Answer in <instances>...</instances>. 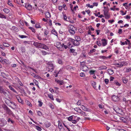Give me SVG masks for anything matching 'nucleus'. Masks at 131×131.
Listing matches in <instances>:
<instances>
[{
	"label": "nucleus",
	"instance_id": "nucleus-38",
	"mask_svg": "<svg viewBox=\"0 0 131 131\" xmlns=\"http://www.w3.org/2000/svg\"><path fill=\"white\" fill-rule=\"evenodd\" d=\"M52 33L56 36H57V33L54 30H53L52 31Z\"/></svg>",
	"mask_w": 131,
	"mask_h": 131
},
{
	"label": "nucleus",
	"instance_id": "nucleus-16",
	"mask_svg": "<svg viewBox=\"0 0 131 131\" xmlns=\"http://www.w3.org/2000/svg\"><path fill=\"white\" fill-rule=\"evenodd\" d=\"M41 47L42 48H41L47 50H48L49 49V48L48 47L44 44H42Z\"/></svg>",
	"mask_w": 131,
	"mask_h": 131
},
{
	"label": "nucleus",
	"instance_id": "nucleus-61",
	"mask_svg": "<svg viewBox=\"0 0 131 131\" xmlns=\"http://www.w3.org/2000/svg\"><path fill=\"white\" fill-rule=\"evenodd\" d=\"M131 70V69L129 68H127L126 69V72H128L130 71Z\"/></svg>",
	"mask_w": 131,
	"mask_h": 131
},
{
	"label": "nucleus",
	"instance_id": "nucleus-21",
	"mask_svg": "<svg viewBox=\"0 0 131 131\" xmlns=\"http://www.w3.org/2000/svg\"><path fill=\"white\" fill-rule=\"evenodd\" d=\"M95 51L96 49H93L92 50H90V51L88 53L89 55H92L93 52H95Z\"/></svg>",
	"mask_w": 131,
	"mask_h": 131
},
{
	"label": "nucleus",
	"instance_id": "nucleus-43",
	"mask_svg": "<svg viewBox=\"0 0 131 131\" xmlns=\"http://www.w3.org/2000/svg\"><path fill=\"white\" fill-rule=\"evenodd\" d=\"M75 40H77L78 41H80L81 40V38L80 37L78 36H77L75 38Z\"/></svg>",
	"mask_w": 131,
	"mask_h": 131
},
{
	"label": "nucleus",
	"instance_id": "nucleus-22",
	"mask_svg": "<svg viewBox=\"0 0 131 131\" xmlns=\"http://www.w3.org/2000/svg\"><path fill=\"white\" fill-rule=\"evenodd\" d=\"M17 99L18 100V102L22 104L23 103V101L22 100L19 96L16 97Z\"/></svg>",
	"mask_w": 131,
	"mask_h": 131
},
{
	"label": "nucleus",
	"instance_id": "nucleus-3",
	"mask_svg": "<svg viewBox=\"0 0 131 131\" xmlns=\"http://www.w3.org/2000/svg\"><path fill=\"white\" fill-rule=\"evenodd\" d=\"M54 46L56 47L60 51H63L64 50V48L63 47L62 44L60 42H57L54 45Z\"/></svg>",
	"mask_w": 131,
	"mask_h": 131
},
{
	"label": "nucleus",
	"instance_id": "nucleus-18",
	"mask_svg": "<svg viewBox=\"0 0 131 131\" xmlns=\"http://www.w3.org/2000/svg\"><path fill=\"white\" fill-rule=\"evenodd\" d=\"M122 80L123 81V83L125 84L127 83L128 81V79L124 77H123Z\"/></svg>",
	"mask_w": 131,
	"mask_h": 131
},
{
	"label": "nucleus",
	"instance_id": "nucleus-14",
	"mask_svg": "<svg viewBox=\"0 0 131 131\" xmlns=\"http://www.w3.org/2000/svg\"><path fill=\"white\" fill-rule=\"evenodd\" d=\"M25 7L28 10H31L32 9L31 5L29 4H26L25 5Z\"/></svg>",
	"mask_w": 131,
	"mask_h": 131
},
{
	"label": "nucleus",
	"instance_id": "nucleus-35",
	"mask_svg": "<svg viewBox=\"0 0 131 131\" xmlns=\"http://www.w3.org/2000/svg\"><path fill=\"white\" fill-rule=\"evenodd\" d=\"M20 50L22 52H24L25 51V49L24 47H21L20 48Z\"/></svg>",
	"mask_w": 131,
	"mask_h": 131
},
{
	"label": "nucleus",
	"instance_id": "nucleus-26",
	"mask_svg": "<svg viewBox=\"0 0 131 131\" xmlns=\"http://www.w3.org/2000/svg\"><path fill=\"white\" fill-rule=\"evenodd\" d=\"M12 29L14 30L15 32H17L18 30L17 28L15 26L12 27Z\"/></svg>",
	"mask_w": 131,
	"mask_h": 131
},
{
	"label": "nucleus",
	"instance_id": "nucleus-27",
	"mask_svg": "<svg viewBox=\"0 0 131 131\" xmlns=\"http://www.w3.org/2000/svg\"><path fill=\"white\" fill-rule=\"evenodd\" d=\"M3 10L4 12L6 14H7L9 12V10L7 8L4 9Z\"/></svg>",
	"mask_w": 131,
	"mask_h": 131
},
{
	"label": "nucleus",
	"instance_id": "nucleus-64",
	"mask_svg": "<svg viewBox=\"0 0 131 131\" xmlns=\"http://www.w3.org/2000/svg\"><path fill=\"white\" fill-rule=\"evenodd\" d=\"M4 47H4L2 45H0V48L3 50H4L5 49V48Z\"/></svg>",
	"mask_w": 131,
	"mask_h": 131
},
{
	"label": "nucleus",
	"instance_id": "nucleus-45",
	"mask_svg": "<svg viewBox=\"0 0 131 131\" xmlns=\"http://www.w3.org/2000/svg\"><path fill=\"white\" fill-rule=\"evenodd\" d=\"M69 40L73 44L74 41L75 40L71 38H69Z\"/></svg>",
	"mask_w": 131,
	"mask_h": 131
},
{
	"label": "nucleus",
	"instance_id": "nucleus-58",
	"mask_svg": "<svg viewBox=\"0 0 131 131\" xmlns=\"http://www.w3.org/2000/svg\"><path fill=\"white\" fill-rule=\"evenodd\" d=\"M125 44L126 45H128V46H130L131 44L130 42H128L126 41H125Z\"/></svg>",
	"mask_w": 131,
	"mask_h": 131
},
{
	"label": "nucleus",
	"instance_id": "nucleus-54",
	"mask_svg": "<svg viewBox=\"0 0 131 131\" xmlns=\"http://www.w3.org/2000/svg\"><path fill=\"white\" fill-rule=\"evenodd\" d=\"M80 75L81 77H85V75L83 73L81 72L80 74Z\"/></svg>",
	"mask_w": 131,
	"mask_h": 131
},
{
	"label": "nucleus",
	"instance_id": "nucleus-52",
	"mask_svg": "<svg viewBox=\"0 0 131 131\" xmlns=\"http://www.w3.org/2000/svg\"><path fill=\"white\" fill-rule=\"evenodd\" d=\"M19 37L21 38H27V37L25 35H19Z\"/></svg>",
	"mask_w": 131,
	"mask_h": 131
},
{
	"label": "nucleus",
	"instance_id": "nucleus-19",
	"mask_svg": "<svg viewBox=\"0 0 131 131\" xmlns=\"http://www.w3.org/2000/svg\"><path fill=\"white\" fill-rule=\"evenodd\" d=\"M102 41H103L102 42V44L103 45V46H105L107 45V43L106 42V41L105 39H102Z\"/></svg>",
	"mask_w": 131,
	"mask_h": 131
},
{
	"label": "nucleus",
	"instance_id": "nucleus-30",
	"mask_svg": "<svg viewBox=\"0 0 131 131\" xmlns=\"http://www.w3.org/2000/svg\"><path fill=\"white\" fill-rule=\"evenodd\" d=\"M120 119L124 123H125L126 121V120L125 118L122 117H120Z\"/></svg>",
	"mask_w": 131,
	"mask_h": 131
},
{
	"label": "nucleus",
	"instance_id": "nucleus-13",
	"mask_svg": "<svg viewBox=\"0 0 131 131\" xmlns=\"http://www.w3.org/2000/svg\"><path fill=\"white\" fill-rule=\"evenodd\" d=\"M112 100L116 102L118 100V97L117 96L113 95L112 97Z\"/></svg>",
	"mask_w": 131,
	"mask_h": 131
},
{
	"label": "nucleus",
	"instance_id": "nucleus-4",
	"mask_svg": "<svg viewBox=\"0 0 131 131\" xmlns=\"http://www.w3.org/2000/svg\"><path fill=\"white\" fill-rule=\"evenodd\" d=\"M77 30L76 28L72 25L70 26L69 29V31L71 34H74L75 31Z\"/></svg>",
	"mask_w": 131,
	"mask_h": 131
},
{
	"label": "nucleus",
	"instance_id": "nucleus-59",
	"mask_svg": "<svg viewBox=\"0 0 131 131\" xmlns=\"http://www.w3.org/2000/svg\"><path fill=\"white\" fill-rule=\"evenodd\" d=\"M37 113L38 115L39 116H41L42 115V114L41 112L39 111H38L37 112Z\"/></svg>",
	"mask_w": 131,
	"mask_h": 131
},
{
	"label": "nucleus",
	"instance_id": "nucleus-49",
	"mask_svg": "<svg viewBox=\"0 0 131 131\" xmlns=\"http://www.w3.org/2000/svg\"><path fill=\"white\" fill-rule=\"evenodd\" d=\"M38 102L39 103V106L40 107L43 104L42 102H41L40 101H38Z\"/></svg>",
	"mask_w": 131,
	"mask_h": 131
},
{
	"label": "nucleus",
	"instance_id": "nucleus-40",
	"mask_svg": "<svg viewBox=\"0 0 131 131\" xmlns=\"http://www.w3.org/2000/svg\"><path fill=\"white\" fill-rule=\"evenodd\" d=\"M117 109L115 110V109H114V110H115V111L117 113H118L120 114L119 112L118 111V110L119 111H122V110L121 109H120L118 107H117Z\"/></svg>",
	"mask_w": 131,
	"mask_h": 131
},
{
	"label": "nucleus",
	"instance_id": "nucleus-23",
	"mask_svg": "<svg viewBox=\"0 0 131 131\" xmlns=\"http://www.w3.org/2000/svg\"><path fill=\"white\" fill-rule=\"evenodd\" d=\"M106 69L107 67L104 66H101L99 67V70Z\"/></svg>",
	"mask_w": 131,
	"mask_h": 131
},
{
	"label": "nucleus",
	"instance_id": "nucleus-32",
	"mask_svg": "<svg viewBox=\"0 0 131 131\" xmlns=\"http://www.w3.org/2000/svg\"><path fill=\"white\" fill-rule=\"evenodd\" d=\"M48 97L50 99L52 100H54V99L53 98V95L51 94H48Z\"/></svg>",
	"mask_w": 131,
	"mask_h": 131
},
{
	"label": "nucleus",
	"instance_id": "nucleus-11",
	"mask_svg": "<svg viewBox=\"0 0 131 131\" xmlns=\"http://www.w3.org/2000/svg\"><path fill=\"white\" fill-rule=\"evenodd\" d=\"M70 53H73V55L75 56L77 54V53L75 52V50L73 49H71L69 50Z\"/></svg>",
	"mask_w": 131,
	"mask_h": 131
},
{
	"label": "nucleus",
	"instance_id": "nucleus-24",
	"mask_svg": "<svg viewBox=\"0 0 131 131\" xmlns=\"http://www.w3.org/2000/svg\"><path fill=\"white\" fill-rule=\"evenodd\" d=\"M46 16V17L49 18L51 17L50 13L49 12H46L45 13Z\"/></svg>",
	"mask_w": 131,
	"mask_h": 131
},
{
	"label": "nucleus",
	"instance_id": "nucleus-33",
	"mask_svg": "<svg viewBox=\"0 0 131 131\" xmlns=\"http://www.w3.org/2000/svg\"><path fill=\"white\" fill-rule=\"evenodd\" d=\"M108 72L110 75H112L113 73V71L112 70H109L108 71Z\"/></svg>",
	"mask_w": 131,
	"mask_h": 131
},
{
	"label": "nucleus",
	"instance_id": "nucleus-53",
	"mask_svg": "<svg viewBox=\"0 0 131 131\" xmlns=\"http://www.w3.org/2000/svg\"><path fill=\"white\" fill-rule=\"evenodd\" d=\"M62 45L63 46V47H64V48L65 49H67L68 48L67 45H65L63 43L62 44Z\"/></svg>",
	"mask_w": 131,
	"mask_h": 131
},
{
	"label": "nucleus",
	"instance_id": "nucleus-34",
	"mask_svg": "<svg viewBox=\"0 0 131 131\" xmlns=\"http://www.w3.org/2000/svg\"><path fill=\"white\" fill-rule=\"evenodd\" d=\"M35 26L36 28H41V26L39 23L36 24Z\"/></svg>",
	"mask_w": 131,
	"mask_h": 131
},
{
	"label": "nucleus",
	"instance_id": "nucleus-36",
	"mask_svg": "<svg viewBox=\"0 0 131 131\" xmlns=\"http://www.w3.org/2000/svg\"><path fill=\"white\" fill-rule=\"evenodd\" d=\"M49 33V31L46 29L45 30L44 35L45 36H46Z\"/></svg>",
	"mask_w": 131,
	"mask_h": 131
},
{
	"label": "nucleus",
	"instance_id": "nucleus-48",
	"mask_svg": "<svg viewBox=\"0 0 131 131\" xmlns=\"http://www.w3.org/2000/svg\"><path fill=\"white\" fill-rule=\"evenodd\" d=\"M73 119V116H71L69 117L68 118V119L69 121H71Z\"/></svg>",
	"mask_w": 131,
	"mask_h": 131
},
{
	"label": "nucleus",
	"instance_id": "nucleus-29",
	"mask_svg": "<svg viewBox=\"0 0 131 131\" xmlns=\"http://www.w3.org/2000/svg\"><path fill=\"white\" fill-rule=\"evenodd\" d=\"M9 88L12 91H13V92L15 93H16V90L14 89L11 86H9Z\"/></svg>",
	"mask_w": 131,
	"mask_h": 131
},
{
	"label": "nucleus",
	"instance_id": "nucleus-50",
	"mask_svg": "<svg viewBox=\"0 0 131 131\" xmlns=\"http://www.w3.org/2000/svg\"><path fill=\"white\" fill-rule=\"evenodd\" d=\"M9 5L11 6L12 7H13V5L10 2V1H9L7 3Z\"/></svg>",
	"mask_w": 131,
	"mask_h": 131
},
{
	"label": "nucleus",
	"instance_id": "nucleus-51",
	"mask_svg": "<svg viewBox=\"0 0 131 131\" xmlns=\"http://www.w3.org/2000/svg\"><path fill=\"white\" fill-rule=\"evenodd\" d=\"M41 52L42 54L43 55H45L47 54L46 52L44 50H42Z\"/></svg>",
	"mask_w": 131,
	"mask_h": 131
},
{
	"label": "nucleus",
	"instance_id": "nucleus-60",
	"mask_svg": "<svg viewBox=\"0 0 131 131\" xmlns=\"http://www.w3.org/2000/svg\"><path fill=\"white\" fill-rule=\"evenodd\" d=\"M118 33L120 34H122V30L121 29H118Z\"/></svg>",
	"mask_w": 131,
	"mask_h": 131
},
{
	"label": "nucleus",
	"instance_id": "nucleus-39",
	"mask_svg": "<svg viewBox=\"0 0 131 131\" xmlns=\"http://www.w3.org/2000/svg\"><path fill=\"white\" fill-rule=\"evenodd\" d=\"M26 102L27 103V104L29 106H32V105L29 101L28 100H26Z\"/></svg>",
	"mask_w": 131,
	"mask_h": 131
},
{
	"label": "nucleus",
	"instance_id": "nucleus-42",
	"mask_svg": "<svg viewBox=\"0 0 131 131\" xmlns=\"http://www.w3.org/2000/svg\"><path fill=\"white\" fill-rule=\"evenodd\" d=\"M19 63L21 65L25 67H26V65L24 64V62L20 60Z\"/></svg>",
	"mask_w": 131,
	"mask_h": 131
},
{
	"label": "nucleus",
	"instance_id": "nucleus-44",
	"mask_svg": "<svg viewBox=\"0 0 131 131\" xmlns=\"http://www.w3.org/2000/svg\"><path fill=\"white\" fill-rule=\"evenodd\" d=\"M36 127L37 130L39 131H41V128L38 126H36Z\"/></svg>",
	"mask_w": 131,
	"mask_h": 131
},
{
	"label": "nucleus",
	"instance_id": "nucleus-62",
	"mask_svg": "<svg viewBox=\"0 0 131 131\" xmlns=\"http://www.w3.org/2000/svg\"><path fill=\"white\" fill-rule=\"evenodd\" d=\"M109 11V9H107L105 10H103V11L104 12V13H108V11Z\"/></svg>",
	"mask_w": 131,
	"mask_h": 131
},
{
	"label": "nucleus",
	"instance_id": "nucleus-8",
	"mask_svg": "<svg viewBox=\"0 0 131 131\" xmlns=\"http://www.w3.org/2000/svg\"><path fill=\"white\" fill-rule=\"evenodd\" d=\"M42 43L37 42H34V45L37 48H41Z\"/></svg>",
	"mask_w": 131,
	"mask_h": 131
},
{
	"label": "nucleus",
	"instance_id": "nucleus-46",
	"mask_svg": "<svg viewBox=\"0 0 131 131\" xmlns=\"http://www.w3.org/2000/svg\"><path fill=\"white\" fill-rule=\"evenodd\" d=\"M99 58H102L103 59H105L107 58V57L105 56H99Z\"/></svg>",
	"mask_w": 131,
	"mask_h": 131
},
{
	"label": "nucleus",
	"instance_id": "nucleus-55",
	"mask_svg": "<svg viewBox=\"0 0 131 131\" xmlns=\"http://www.w3.org/2000/svg\"><path fill=\"white\" fill-rule=\"evenodd\" d=\"M29 29H30L32 31V32H35V29L33 28H32V27H29Z\"/></svg>",
	"mask_w": 131,
	"mask_h": 131
},
{
	"label": "nucleus",
	"instance_id": "nucleus-15",
	"mask_svg": "<svg viewBox=\"0 0 131 131\" xmlns=\"http://www.w3.org/2000/svg\"><path fill=\"white\" fill-rule=\"evenodd\" d=\"M91 84L93 87V88L95 89H96V82L93 81H91Z\"/></svg>",
	"mask_w": 131,
	"mask_h": 131
},
{
	"label": "nucleus",
	"instance_id": "nucleus-6",
	"mask_svg": "<svg viewBox=\"0 0 131 131\" xmlns=\"http://www.w3.org/2000/svg\"><path fill=\"white\" fill-rule=\"evenodd\" d=\"M2 84L1 82H0V85H1ZM7 91L5 90L4 89L2 86L0 85V93H3L5 95H7Z\"/></svg>",
	"mask_w": 131,
	"mask_h": 131
},
{
	"label": "nucleus",
	"instance_id": "nucleus-20",
	"mask_svg": "<svg viewBox=\"0 0 131 131\" xmlns=\"http://www.w3.org/2000/svg\"><path fill=\"white\" fill-rule=\"evenodd\" d=\"M79 41H78L77 40H75L73 45L75 46H78L80 45V42H79Z\"/></svg>",
	"mask_w": 131,
	"mask_h": 131
},
{
	"label": "nucleus",
	"instance_id": "nucleus-2",
	"mask_svg": "<svg viewBox=\"0 0 131 131\" xmlns=\"http://www.w3.org/2000/svg\"><path fill=\"white\" fill-rule=\"evenodd\" d=\"M5 103L8 105L9 107H10L11 108L13 109H14L10 105V103H11L13 105L15 106H16V104L14 102H12L10 101L9 99L5 98Z\"/></svg>",
	"mask_w": 131,
	"mask_h": 131
},
{
	"label": "nucleus",
	"instance_id": "nucleus-41",
	"mask_svg": "<svg viewBox=\"0 0 131 131\" xmlns=\"http://www.w3.org/2000/svg\"><path fill=\"white\" fill-rule=\"evenodd\" d=\"M3 45L5 47H8L9 46V45L6 43H3Z\"/></svg>",
	"mask_w": 131,
	"mask_h": 131
},
{
	"label": "nucleus",
	"instance_id": "nucleus-9",
	"mask_svg": "<svg viewBox=\"0 0 131 131\" xmlns=\"http://www.w3.org/2000/svg\"><path fill=\"white\" fill-rule=\"evenodd\" d=\"M82 62L81 64V67L82 70L84 71H86L88 69V68L85 64H83Z\"/></svg>",
	"mask_w": 131,
	"mask_h": 131
},
{
	"label": "nucleus",
	"instance_id": "nucleus-10",
	"mask_svg": "<svg viewBox=\"0 0 131 131\" xmlns=\"http://www.w3.org/2000/svg\"><path fill=\"white\" fill-rule=\"evenodd\" d=\"M120 66H117V67H121L124 66H126L127 65L128 63L125 62L123 61L119 62Z\"/></svg>",
	"mask_w": 131,
	"mask_h": 131
},
{
	"label": "nucleus",
	"instance_id": "nucleus-1",
	"mask_svg": "<svg viewBox=\"0 0 131 131\" xmlns=\"http://www.w3.org/2000/svg\"><path fill=\"white\" fill-rule=\"evenodd\" d=\"M3 107L4 110L6 111L7 114L10 115H11L12 116L14 115L12 112L5 105V104L3 105Z\"/></svg>",
	"mask_w": 131,
	"mask_h": 131
},
{
	"label": "nucleus",
	"instance_id": "nucleus-28",
	"mask_svg": "<svg viewBox=\"0 0 131 131\" xmlns=\"http://www.w3.org/2000/svg\"><path fill=\"white\" fill-rule=\"evenodd\" d=\"M114 83L115 85L117 86H120L121 84H120L117 81H114Z\"/></svg>",
	"mask_w": 131,
	"mask_h": 131
},
{
	"label": "nucleus",
	"instance_id": "nucleus-5",
	"mask_svg": "<svg viewBox=\"0 0 131 131\" xmlns=\"http://www.w3.org/2000/svg\"><path fill=\"white\" fill-rule=\"evenodd\" d=\"M48 71L51 72L52 71L54 68L53 64L51 62H49L48 63Z\"/></svg>",
	"mask_w": 131,
	"mask_h": 131
},
{
	"label": "nucleus",
	"instance_id": "nucleus-25",
	"mask_svg": "<svg viewBox=\"0 0 131 131\" xmlns=\"http://www.w3.org/2000/svg\"><path fill=\"white\" fill-rule=\"evenodd\" d=\"M51 124L50 122H48L46 123L45 125L46 127L48 128L50 127L51 126Z\"/></svg>",
	"mask_w": 131,
	"mask_h": 131
},
{
	"label": "nucleus",
	"instance_id": "nucleus-7",
	"mask_svg": "<svg viewBox=\"0 0 131 131\" xmlns=\"http://www.w3.org/2000/svg\"><path fill=\"white\" fill-rule=\"evenodd\" d=\"M7 124V121L3 118L1 119L0 121V127H2Z\"/></svg>",
	"mask_w": 131,
	"mask_h": 131
},
{
	"label": "nucleus",
	"instance_id": "nucleus-17",
	"mask_svg": "<svg viewBox=\"0 0 131 131\" xmlns=\"http://www.w3.org/2000/svg\"><path fill=\"white\" fill-rule=\"evenodd\" d=\"M55 81L57 83H58L60 85H62L63 84V82L62 80H55Z\"/></svg>",
	"mask_w": 131,
	"mask_h": 131
},
{
	"label": "nucleus",
	"instance_id": "nucleus-57",
	"mask_svg": "<svg viewBox=\"0 0 131 131\" xmlns=\"http://www.w3.org/2000/svg\"><path fill=\"white\" fill-rule=\"evenodd\" d=\"M106 84H107L109 80L107 79H105L104 80Z\"/></svg>",
	"mask_w": 131,
	"mask_h": 131
},
{
	"label": "nucleus",
	"instance_id": "nucleus-63",
	"mask_svg": "<svg viewBox=\"0 0 131 131\" xmlns=\"http://www.w3.org/2000/svg\"><path fill=\"white\" fill-rule=\"evenodd\" d=\"M95 72V71L91 70L90 71V73L91 74H93Z\"/></svg>",
	"mask_w": 131,
	"mask_h": 131
},
{
	"label": "nucleus",
	"instance_id": "nucleus-12",
	"mask_svg": "<svg viewBox=\"0 0 131 131\" xmlns=\"http://www.w3.org/2000/svg\"><path fill=\"white\" fill-rule=\"evenodd\" d=\"M103 14L105 19H107L109 18L110 17V15L108 13H105V12Z\"/></svg>",
	"mask_w": 131,
	"mask_h": 131
},
{
	"label": "nucleus",
	"instance_id": "nucleus-56",
	"mask_svg": "<svg viewBox=\"0 0 131 131\" xmlns=\"http://www.w3.org/2000/svg\"><path fill=\"white\" fill-rule=\"evenodd\" d=\"M18 82L19 83V84L21 86H23V84L21 83V82L20 81L19 79H18Z\"/></svg>",
	"mask_w": 131,
	"mask_h": 131
},
{
	"label": "nucleus",
	"instance_id": "nucleus-47",
	"mask_svg": "<svg viewBox=\"0 0 131 131\" xmlns=\"http://www.w3.org/2000/svg\"><path fill=\"white\" fill-rule=\"evenodd\" d=\"M71 43L70 42H69L68 44H67V46L68 47V48H71L72 47V46H71Z\"/></svg>",
	"mask_w": 131,
	"mask_h": 131
},
{
	"label": "nucleus",
	"instance_id": "nucleus-37",
	"mask_svg": "<svg viewBox=\"0 0 131 131\" xmlns=\"http://www.w3.org/2000/svg\"><path fill=\"white\" fill-rule=\"evenodd\" d=\"M58 63L60 64H62L63 63V62L62 61V60L60 59H59L58 60Z\"/></svg>",
	"mask_w": 131,
	"mask_h": 131
},
{
	"label": "nucleus",
	"instance_id": "nucleus-31",
	"mask_svg": "<svg viewBox=\"0 0 131 131\" xmlns=\"http://www.w3.org/2000/svg\"><path fill=\"white\" fill-rule=\"evenodd\" d=\"M0 18H2L6 19V17L4 15L0 13Z\"/></svg>",
	"mask_w": 131,
	"mask_h": 131
}]
</instances>
